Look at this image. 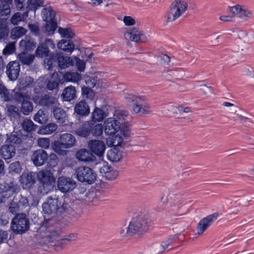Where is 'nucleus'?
Returning a JSON list of instances; mask_svg holds the SVG:
<instances>
[{
    "instance_id": "c756f323",
    "label": "nucleus",
    "mask_w": 254,
    "mask_h": 254,
    "mask_svg": "<svg viewBox=\"0 0 254 254\" xmlns=\"http://www.w3.org/2000/svg\"><path fill=\"white\" fill-rule=\"evenodd\" d=\"M76 91L75 88L70 85L66 87L63 91L62 96L64 101H70L76 97Z\"/></svg>"
},
{
    "instance_id": "a18cd8bd",
    "label": "nucleus",
    "mask_w": 254,
    "mask_h": 254,
    "mask_svg": "<svg viewBox=\"0 0 254 254\" xmlns=\"http://www.w3.org/2000/svg\"><path fill=\"white\" fill-rule=\"evenodd\" d=\"M178 237V235H174L170 236L168 238L163 241L160 245V250L158 253L163 252L165 249H167L173 242L176 241Z\"/></svg>"
},
{
    "instance_id": "338daca9",
    "label": "nucleus",
    "mask_w": 254,
    "mask_h": 254,
    "mask_svg": "<svg viewBox=\"0 0 254 254\" xmlns=\"http://www.w3.org/2000/svg\"><path fill=\"white\" fill-rule=\"evenodd\" d=\"M9 170L11 172L18 173L21 171V166L19 162H15L11 163L9 166Z\"/></svg>"
},
{
    "instance_id": "a19ab883",
    "label": "nucleus",
    "mask_w": 254,
    "mask_h": 254,
    "mask_svg": "<svg viewBox=\"0 0 254 254\" xmlns=\"http://www.w3.org/2000/svg\"><path fill=\"white\" fill-rule=\"evenodd\" d=\"M48 114L47 111L39 110L35 114L34 120L35 122L42 124L46 123L48 121Z\"/></svg>"
},
{
    "instance_id": "dca6fc26",
    "label": "nucleus",
    "mask_w": 254,
    "mask_h": 254,
    "mask_svg": "<svg viewBox=\"0 0 254 254\" xmlns=\"http://www.w3.org/2000/svg\"><path fill=\"white\" fill-rule=\"evenodd\" d=\"M218 216V213H215L202 219L198 223L197 227V234L201 235L217 219Z\"/></svg>"
},
{
    "instance_id": "7c9ffc66",
    "label": "nucleus",
    "mask_w": 254,
    "mask_h": 254,
    "mask_svg": "<svg viewBox=\"0 0 254 254\" xmlns=\"http://www.w3.org/2000/svg\"><path fill=\"white\" fill-rule=\"evenodd\" d=\"M9 32V22L6 18H0V40L5 39Z\"/></svg>"
},
{
    "instance_id": "09e8293b",
    "label": "nucleus",
    "mask_w": 254,
    "mask_h": 254,
    "mask_svg": "<svg viewBox=\"0 0 254 254\" xmlns=\"http://www.w3.org/2000/svg\"><path fill=\"white\" fill-rule=\"evenodd\" d=\"M15 91V88L11 92L6 88L1 92H0L2 100L6 102L12 101L13 100H14V96L16 93Z\"/></svg>"
},
{
    "instance_id": "e2e57ef3",
    "label": "nucleus",
    "mask_w": 254,
    "mask_h": 254,
    "mask_svg": "<svg viewBox=\"0 0 254 254\" xmlns=\"http://www.w3.org/2000/svg\"><path fill=\"white\" fill-rule=\"evenodd\" d=\"M92 133L95 136H99L103 133V126L101 124H97L94 126Z\"/></svg>"
},
{
    "instance_id": "37998d69",
    "label": "nucleus",
    "mask_w": 254,
    "mask_h": 254,
    "mask_svg": "<svg viewBox=\"0 0 254 254\" xmlns=\"http://www.w3.org/2000/svg\"><path fill=\"white\" fill-rule=\"evenodd\" d=\"M50 51L43 43L41 44L38 46L35 51V55L38 58H46L48 57Z\"/></svg>"
},
{
    "instance_id": "0eeeda50",
    "label": "nucleus",
    "mask_w": 254,
    "mask_h": 254,
    "mask_svg": "<svg viewBox=\"0 0 254 254\" xmlns=\"http://www.w3.org/2000/svg\"><path fill=\"white\" fill-rule=\"evenodd\" d=\"M112 118H115L121 126L120 133L123 134L125 137H128L130 133L128 121L130 117L128 112L125 110H117Z\"/></svg>"
},
{
    "instance_id": "393cba45",
    "label": "nucleus",
    "mask_w": 254,
    "mask_h": 254,
    "mask_svg": "<svg viewBox=\"0 0 254 254\" xmlns=\"http://www.w3.org/2000/svg\"><path fill=\"white\" fill-rule=\"evenodd\" d=\"M111 136L106 139L107 145L109 147L112 146H121L123 143L124 138L122 136L123 134L120 133V132L114 135H110Z\"/></svg>"
},
{
    "instance_id": "6e6d98bb",
    "label": "nucleus",
    "mask_w": 254,
    "mask_h": 254,
    "mask_svg": "<svg viewBox=\"0 0 254 254\" xmlns=\"http://www.w3.org/2000/svg\"><path fill=\"white\" fill-rule=\"evenodd\" d=\"M7 111L11 117L19 118L20 116L19 108L14 105L7 106Z\"/></svg>"
},
{
    "instance_id": "c03bdc74",
    "label": "nucleus",
    "mask_w": 254,
    "mask_h": 254,
    "mask_svg": "<svg viewBox=\"0 0 254 254\" xmlns=\"http://www.w3.org/2000/svg\"><path fill=\"white\" fill-rule=\"evenodd\" d=\"M23 130L26 132H31L35 131L36 129V125H35L32 120L25 119L23 120L21 124Z\"/></svg>"
},
{
    "instance_id": "7ed1b4c3",
    "label": "nucleus",
    "mask_w": 254,
    "mask_h": 254,
    "mask_svg": "<svg viewBox=\"0 0 254 254\" xmlns=\"http://www.w3.org/2000/svg\"><path fill=\"white\" fill-rule=\"evenodd\" d=\"M188 4L183 0H175L166 12L165 18L167 22H172L178 18L187 10Z\"/></svg>"
},
{
    "instance_id": "864d4df0",
    "label": "nucleus",
    "mask_w": 254,
    "mask_h": 254,
    "mask_svg": "<svg viewBox=\"0 0 254 254\" xmlns=\"http://www.w3.org/2000/svg\"><path fill=\"white\" fill-rule=\"evenodd\" d=\"M26 30L22 27H16L11 31L12 37L13 39L19 38L25 35Z\"/></svg>"
},
{
    "instance_id": "6e6552de",
    "label": "nucleus",
    "mask_w": 254,
    "mask_h": 254,
    "mask_svg": "<svg viewBox=\"0 0 254 254\" xmlns=\"http://www.w3.org/2000/svg\"><path fill=\"white\" fill-rule=\"evenodd\" d=\"M14 101L21 103V111L25 115H28L33 111V105L30 101L31 97L29 94L17 93L14 94Z\"/></svg>"
},
{
    "instance_id": "2f4dec72",
    "label": "nucleus",
    "mask_w": 254,
    "mask_h": 254,
    "mask_svg": "<svg viewBox=\"0 0 254 254\" xmlns=\"http://www.w3.org/2000/svg\"><path fill=\"white\" fill-rule=\"evenodd\" d=\"M42 14L45 21H57L55 18L56 12L50 7L44 8Z\"/></svg>"
},
{
    "instance_id": "49530a36",
    "label": "nucleus",
    "mask_w": 254,
    "mask_h": 254,
    "mask_svg": "<svg viewBox=\"0 0 254 254\" xmlns=\"http://www.w3.org/2000/svg\"><path fill=\"white\" fill-rule=\"evenodd\" d=\"M45 22L46 24L44 27V33L48 35L53 34L57 28V21Z\"/></svg>"
},
{
    "instance_id": "680f3d73",
    "label": "nucleus",
    "mask_w": 254,
    "mask_h": 254,
    "mask_svg": "<svg viewBox=\"0 0 254 254\" xmlns=\"http://www.w3.org/2000/svg\"><path fill=\"white\" fill-rule=\"evenodd\" d=\"M18 198L19 200L16 203L19 207L23 208L29 206L28 200L26 197L20 195L19 196Z\"/></svg>"
},
{
    "instance_id": "20e7f679",
    "label": "nucleus",
    "mask_w": 254,
    "mask_h": 254,
    "mask_svg": "<svg viewBox=\"0 0 254 254\" xmlns=\"http://www.w3.org/2000/svg\"><path fill=\"white\" fill-rule=\"evenodd\" d=\"M126 99L128 101H132L133 105L132 107V112L135 114H148L151 112L150 105L143 102L145 98L143 96H138L132 94H129Z\"/></svg>"
},
{
    "instance_id": "473e14b6",
    "label": "nucleus",
    "mask_w": 254,
    "mask_h": 254,
    "mask_svg": "<svg viewBox=\"0 0 254 254\" xmlns=\"http://www.w3.org/2000/svg\"><path fill=\"white\" fill-rule=\"evenodd\" d=\"M57 128L58 126L55 123H49L40 127L38 132L41 134H51L55 131Z\"/></svg>"
},
{
    "instance_id": "0e129e2a",
    "label": "nucleus",
    "mask_w": 254,
    "mask_h": 254,
    "mask_svg": "<svg viewBox=\"0 0 254 254\" xmlns=\"http://www.w3.org/2000/svg\"><path fill=\"white\" fill-rule=\"evenodd\" d=\"M15 50L14 43H10L8 44L3 50V53L4 55H10L13 53Z\"/></svg>"
},
{
    "instance_id": "b1692460",
    "label": "nucleus",
    "mask_w": 254,
    "mask_h": 254,
    "mask_svg": "<svg viewBox=\"0 0 254 254\" xmlns=\"http://www.w3.org/2000/svg\"><path fill=\"white\" fill-rule=\"evenodd\" d=\"M74 113L82 116H87L90 113V108L84 101H80L74 107Z\"/></svg>"
},
{
    "instance_id": "cd10ccee",
    "label": "nucleus",
    "mask_w": 254,
    "mask_h": 254,
    "mask_svg": "<svg viewBox=\"0 0 254 254\" xmlns=\"http://www.w3.org/2000/svg\"><path fill=\"white\" fill-rule=\"evenodd\" d=\"M61 74L62 73H59L57 72H55L52 74L50 80H49L47 84V88L48 90H53L58 88L59 83H62L60 79Z\"/></svg>"
},
{
    "instance_id": "bb28decb",
    "label": "nucleus",
    "mask_w": 254,
    "mask_h": 254,
    "mask_svg": "<svg viewBox=\"0 0 254 254\" xmlns=\"http://www.w3.org/2000/svg\"><path fill=\"white\" fill-rule=\"evenodd\" d=\"M19 46L24 51H31L36 47V43L33 38L26 36L20 42Z\"/></svg>"
},
{
    "instance_id": "f03ea898",
    "label": "nucleus",
    "mask_w": 254,
    "mask_h": 254,
    "mask_svg": "<svg viewBox=\"0 0 254 254\" xmlns=\"http://www.w3.org/2000/svg\"><path fill=\"white\" fill-rule=\"evenodd\" d=\"M151 221L145 217L139 216L133 218L129 222L125 234L129 236L135 234H140L146 231L151 225Z\"/></svg>"
},
{
    "instance_id": "8fccbe9b",
    "label": "nucleus",
    "mask_w": 254,
    "mask_h": 254,
    "mask_svg": "<svg viewBox=\"0 0 254 254\" xmlns=\"http://www.w3.org/2000/svg\"><path fill=\"white\" fill-rule=\"evenodd\" d=\"M51 147L55 152L60 155L64 156L67 154V151L63 149L65 148L64 146L59 141L52 142Z\"/></svg>"
},
{
    "instance_id": "c9c22d12",
    "label": "nucleus",
    "mask_w": 254,
    "mask_h": 254,
    "mask_svg": "<svg viewBox=\"0 0 254 254\" xmlns=\"http://www.w3.org/2000/svg\"><path fill=\"white\" fill-rule=\"evenodd\" d=\"M54 116L57 121L61 124H63L66 120V113L65 111L58 107H55L53 111Z\"/></svg>"
},
{
    "instance_id": "052dcab7",
    "label": "nucleus",
    "mask_w": 254,
    "mask_h": 254,
    "mask_svg": "<svg viewBox=\"0 0 254 254\" xmlns=\"http://www.w3.org/2000/svg\"><path fill=\"white\" fill-rule=\"evenodd\" d=\"M73 60L74 61V63H75V64L78 70L80 72L83 71L85 67V63L83 60H81L76 57L73 58Z\"/></svg>"
},
{
    "instance_id": "5701e85b",
    "label": "nucleus",
    "mask_w": 254,
    "mask_h": 254,
    "mask_svg": "<svg viewBox=\"0 0 254 254\" xmlns=\"http://www.w3.org/2000/svg\"><path fill=\"white\" fill-rule=\"evenodd\" d=\"M76 159L80 161L89 162L95 160V156L86 149H81L76 152Z\"/></svg>"
},
{
    "instance_id": "f3484780",
    "label": "nucleus",
    "mask_w": 254,
    "mask_h": 254,
    "mask_svg": "<svg viewBox=\"0 0 254 254\" xmlns=\"http://www.w3.org/2000/svg\"><path fill=\"white\" fill-rule=\"evenodd\" d=\"M37 175L34 172H24L20 176L19 181L25 189L31 188L36 183Z\"/></svg>"
},
{
    "instance_id": "1a4fd4ad",
    "label": "nucleus",
    "mask_w": 254,
    "mask_h": 254,
    "mask_svg": "<svg viewBox=\"0 0 254 254\" xmlns=\"http://www.w3.org/2000/svg\"><path fill=\"white\" fill-rule=\"evenodd\" d=\"M228 10L233 16H237L244 21H247L253 16L252 11L244 5L236 4L234 6H228Z\"/></svg>"
},
{
    "instance_id": "13d9d810",
    "label": "nucleus",
    "mask_w": 254,
    "mask_h": 254,
    "mask_svg": "<svg viewBox=\"0 0 254 254\" xmlns=\"http://www.w3.org/2000/svg\"><path fill=\"white\" fill-rule=\"evenodd\" d=\"M11 9L8 2H5L0 5V14L1 16H6L10 13Z\"/></svg>"
},
{
    "instance_id": "9d476101",
    "label": "nucleus",
    "mask_w": 254,
    "mask_h": 254,
    "mask_svg": "<svg viewBox=\"0 0 254 254\" xmlns=\"http://www.w3.org/2000/svg\"><path fill=\"white\" fill-rule=\"evenodd\" d=\"M76 186V182L71 178L62 176L58 179V189L63 193H66L73 190Z\"/></svg>"
},
{
    "instance_id": "f8f14e48",
    "label": "nucleus",
    "mask_w": 254,
    "mask_h": 254,
    "mask_svg": "<svg viewBox=\"0 0 254 254\" xmlns=\"http://www.w3.org/2000/svg\"><path fill=\"white\" fill-rule=\"evenodd\" d=\"M125 37L126 39L135 42H145L147 40V36L137 28L127 31L125 33Z\"/></svg>"
},
{
    "instance_id": "79ce46f5",
    "label": "nucleus",
    "mask_w": 254,
    "mask_h": 254,
    "mask_svg": "<svg viewBox=\"0 0 254 254\" xmlns=\"http://www.w3.org/2000/svg\"><path fill=\"white\" fill-rule=\"evenodd\" d=\"M105 117L104 111L98 107H95L92 113L91 118L93 122L102 121Z\"/></svg>"
},
{
    "instance_id": "774afa93",
    "label": "nucleus",
    "mask_w": 254,
    "mask_h": 254,
    "mask_svg": "<svg viewBox=\"0 0 254 254\" xmlns=\"http://www.w3.org/2000/svg\"><path fill=\"white\" fill-rule=\"evenodd\" d=\"M77 239V235L75 233H71L68 235H66L62 239L64 243L69 242L76 240Z\"/></svg>"
},
{
    "instance_id": "a211bd4d",
    "label": "nucleus",
    "mask_w": 254,
    "mask_h": 254,
    "mask_svg": "<svg viewBox=\"0 0 254 254\" xmlns=\"http://www.w3.org/2000/svg\"><path fill=\"white\" fill-rule=\"evenodd\" d=\"M88 147L92 152L99 157L103 155L106 149V145L104 142L98 140H90L88 143Z\"/></svg>"
},
{
    "instance_id": "a878e982",
    "label": "nucleus",
    "mask_w": 254,
    "mask_h": 254,
    "mask_svg": "<svg viewBox=\"0 0 254 254\" xmlns=\"http://www.w3.org/2000/svg\"><path fill=\"white\" fill-rule=\"evenodd\" d=\"M59 142L64 146L65 149L69 148L73 146L75 143L74 137L70 133H64L60 136V140Z\"/></svg>"
},
{
    "instance_id": "4468645a",
    "label": "nucleus",
    "mask_w": 254,
    "mask_h": 254,
    "mask_svg": "<svg viewBox=\"0 0 254 254\" xmlns=\"http://www.w3.org/2000/svg\"><path fill=\"white\" fill-rule=\"evenodd\" d=\"M58 202V196L56 195L48 196L46 201L42 205L44 213L51 214L53 212H56L59 208Z\"/></svg>"
},
{
    "instance_id": "9b49d317",
    "label": "nucleus",
    "mask_w": 254,
    "mask_h": 254,
    "mask_svg": "<svg viewBox=\"0 0 254 254\" xmlns=\"http://www.w3.org/2000/svg\"><path fill=\"white\" fill-rule=\"evenodd\" d=\"M18 189V186L13 182L2 183L0 184V197L3 198V201L6 198L11 197Z\"/></svg>"
},
{
    "instance_id": "e433bc0d",
    "label": "nucleus",
    "mask_w": 254,
    "mask_h": 254,
    "mask_svg": "<svg viewBox=\"0 0 254 254\" xmlns=\"http://www.w3.org/2000/svg\"><path fill=\"white\" fill-rule=\"evenodd\" d=\"M122 157L120 151L115 148L110 149L107 153L108 160L113 162L120 161Z\"/></svg>"
},
{
    "instance_id": "423d86ee",
    "label": "nucleus",
    "mask_w": 254,
    "mask_h": 254,
    "mask_svg": "<svg viewBox=\"0 0 254 254\" xmlns=\"http://www.w3.org/2000/svg\"><path fill=\"white\" fill-rule=\"evenodd\" d=\"M29 221L24 213L17 214L11 222V228L15 234H23L29 228Z\"/></svg>"
},
{
    "instance_id": "bf43d9fd",
    "label": "nucleus",
    "mask_w": 254,
    "mask_h": 254,
    "mask_svg": "<svg viewBox=\"0 0 254 254\" xmlns=\"http://www.w3.org/2000/svg\"><path fill=\"white\" fill-rule=\"evenodd\" d=\"M37 143L39 147L47 149L49 148L50 140L49 138H40L38 139Z\"/></svg>"
},
{
    "instance_id": "39448f33",
    "label": "nucleus",
    "mask_w": 254,
    "mask_h": 254,
    "mask_svg": "<svg viewBox=\"0 0 254 254\" xmlns=\"http://www.w3.org/2000/svg\"><path fill=\"white\" fill-rule=\"evenodd\" d=\"M75 175L79 182L92 184L96 180V174L90 168L80 166L75 170Z\"/></svg>"
},
{
    "instance_id": "72a5a7b5",
    "label": "nucleus",
    "mask_w": 254,
    "mask_h": 254,
    "mask_svg": "<svg viewBox=\"0 0 254 254\" xmlns=\"http://www.w3.org/2000/svg\"><path fill=\"white\" fill-rule=\"evenodd\" d=\"M64 81L65 82H77L81 79V75L78 72H67L63 75Z\"/></svg>"
},
{
    "instance_id": "412c9836",
    "label": "nucleus",
    "mask_w": 254,
    "mask_h": 254,
    "mask_svg": "<svg viewBox=\"0 0 254 254\" xmlns=\"http://www.w3.org/2000/svg\"><path fill=\"white\" fill-rule=\"evenodd\" d=\"M20 64L18 62L13 61L7 65L6 74L11 80H15L19 73Z\"/></svg>"
},
{
    "instance_id": "de8ad7c7",
    "label": "nucleus",
    "mask_w": 254,
    "mask_h": 254,
    "mask_svg": "<svg viewBox=\"0 0 254 254\" xmlns=\"http://www.w3.org/2000/svg\"><path fill=\"white\" fill-rule=\"evenodd\" d=\"M58 57V54H52L49 58H46L44 61V65L46 68L52 70L54 67L56 63L55 59Z\"/></svg>"
},
{
    "instance_id": "603ef678",
    "label": "nucleus",
    "mask_w": 254,
    "mask_h": 254,
    "mask_svg": "<svg viewBox=\"0 0 254 254\" xmlns=\"http://www.w3.org/2000/svg\"><path fill=\"white\" fill-rule=\"evenodd\" d=\"M43 0H29L28 8L26 10H36L38 7L44 6Z\"/></svg>"
},
{
    "instance_id": "4be33fe9",
    "label": "nucleus",
    "mask_w": 254,
    "mask_h": 254,
    "mask_svg": "<svg viewBox=\"0 0 254 254\" xmlns=\"http://www.w3.org/2000/svg\"><path fill=\"white\" fill-rule=\"evenodd\" d=\"M15 146L11 144H5L0 148V155L4 160H9L15 156Z\"/></svg>"
},
{
    "instance_id": "f704fd0d",
    "label": "nucleus",
    "mask_w": 254,
    "mask_h": 254,
    "mask_svg": "<svg viewBox=\"0 0 254 254\" xmlns=\"http://www.w3.org/2000/svg\"><path fill=\"white\" fill-rule=\"evenodd\" d=\"M57 46L59 49L70 53H71L74 49V45L69 40H61L58 42Z\"/></svg>"
},
{
    "instance_id": "58836bf2",
    "label": "nucleus",
    "mask_w": 254,
    "mask_h": 254,
    "mask_svg": "<svg viewBox=\"0 0 254 254\" xmlns=\"http://www.w3.org/2000/svg\"><path fill=\"white\" fill-rule=\"evenodd\" d=\"M18 58L23 64L29 65L33 62L35 59V56L22 52L18 55Z\"/></svg>"
},
{
    "instance_id": "ea45409f",
    "label": "nucleus",
    "mask_w": 254,
    "mask_h": 254,
    "mask_svg": "<svg viewBox=\"0 0 254 254\" xmlns=\"http://www.w3.org/2000/svg\"><path fill=\"white\" fill-rule=\"evenodd\" d=\"M6 139L5 143L8 144H11L12 145L15 146L21 143V139L20 137L16 134L15 132H13L10 134H6Z\"/></svg>"
},
{
    "instance_id": "4c0bfd02",
    "label": "nucleus",
    "mask_w": 254,
    "mask_h": 254,
    "mask_svg": "<svg viewBox=\"0 0 254 254\" xmlns=\"http://www.w3.org/2000/svg\"><path fill=\"white\" fill-rule=\"evenodd\" d=\"M28 16V11L26 10L23 13L17 12L14 13L11 18V22L13 25H17L19 22L24 21Z\"/></svg>"
},
{
    "instance_id": "f257e3e1",
    "label": "nucleus",
    "mask_w": 254,
    "mask_h": 254,
    "mask_svg": "<svg viewBox=\"0 0 254 254\" xmlns=\"http://www.w3.org/2000/svg\"><path fill=\"white\" fill-rule=\"evenodd\" d=\"M39 183L38 192L40 194H46L53 190L56 178L53 173L48 170L43 169L37 174Z\"/></svg>"
},
{
    "instance_id": "aec40b11",
    "label": "nucleus",
    "mask_w": 254,
    "mask_h": 254,
    "mask_svg": "<svg viewBox=\"0 0 254 254\" xmlns=\"http://www.w3.org/2000/svg\"><path fill=\"white\" fill-rule=\"evenodd\" d=\"M48 155L47 152L42 149L35 151L31 157L33 164L36 166H41L45 164L48 160Z\"/></svg>"
},
{
    "instance_id": "69168bd1",
    "label": "nucleus",
    "mask_w": 254,
    "mask_h": 254,
    "mask_svg": "<svg viewBox=\"0 0 254 254\" xmlns=\"http://www.w3.org/2000/svg\"><path fill=\"white\" fill-rule=\"evenodd\" d=\"M118 175V173L116 170L111 169L108 173H106L104 177L108 180H115Z\"/></svg>"
},
{
    "instance_id": "6ab92c4d",
    "label": "nucleus",
    "mask_w": 254,
    "mask_h": 254,
    "mask_svg": "<svg viewBox=\"0 0 254 254\" xmlns=\"http://www.w3.org/2000/svg\"><path fill=\"white\" fill-rule=\"evenodd\" d=\"M34 79L30 76H25L19 79V82L15 87L16 93L28 94L25 90L27 88L30 87L33 84Z\"/></svg>"
},
{
    "instance_id": "5fc2aeb1",
    "label": "nucleus",
    "mask_w": 254,
    "mask_h": 254,
    "mask_svg": "<svg viewBox=\"0 0 254 254\" xmlns=\"http://www.w3.org/2000/svg\"><path fill=\"white\" fill-rule=\"evenodd\" d=\"M82 95L86 99L92 100L94 97V92L90 88L83 87L81 89Z\"/></svg>"
},
{
    "instance_id": "4d7b16f0",
    "label": "nucleus",
    "mask_w": 254,
    "mask_h": 254,
    "mask_svg": "<svg viewBox=\"0 0 254 254\" xmlns=\"http://www.w3.org/2000/svg\"><path fill=\"white\" fill-rule=\"evenodd\" d=\"M59 34L62 37L70 38L74 36V33L70 28H63L60 27L58 29Z\"/></svg>"
},
{
    "instance_id": "c85d7f7f",
    "label": "nucleus",
    "mask_w": 254,
    "mask_h": 254,
    "mask_svg": "<svg viewBox=\"0 0 254 254\" xmlns=\"http://www.w3.org/2000/svg\"><path fill=\"white\" fill-rule=\"evenodd\" d=\"M57 60L59 67L62 69H65L74 64L73 58H70L69 57H64L60 54H58Z\"/></svg>"
},
{
    "instance_id": "ddd939ff",
    "label": "nucleus",
    "mask_w": 254,
    "mask_h": 254,
    "mask_svg": "<svg viewBox=\"0 0 254 254\" xmlns=\"http://www.w3.org/2000/svg\"><path fill=\"white\" fill-rule=\"evenodd\" d=\"M104 130L106 134L114 135L119 131H121V126L117 122L115 118H108L104 123Z\"/></svg>"
},
{
    "instance_id": "2eb2a0df",
    "label": "nucleus",
    "mask_w": 254,
    "mask_h": 254,
    "mask_svg": "<svg viewBox=\"0 0 254 254\" xmlns=\"http://www.w3.org/2000/svg\"><path fill=\"white\" fill-rule=\"evenodd\" d=\"M33 100L35 103L47 107L54 108L58 104L57 99L50 94H46L40 98L36 96L33 98Z\"/></svg>"
},
{
    "instance_id": "3c124183",
    "label": "nucleus",
    "mask_w": 254,
    "mask_h": 254,
    "mask_svg": "<svg viewBox=\"0 0 254 254\" xmlns=\"http://www.w3.org/2000/svg\"><path fill=\"white\" fill-rule=\"evenodd\" d=\"M90 132V128L88 124H84L76 130V133L81 137L88 136Z\"/></svg>"
}]
</instances>
